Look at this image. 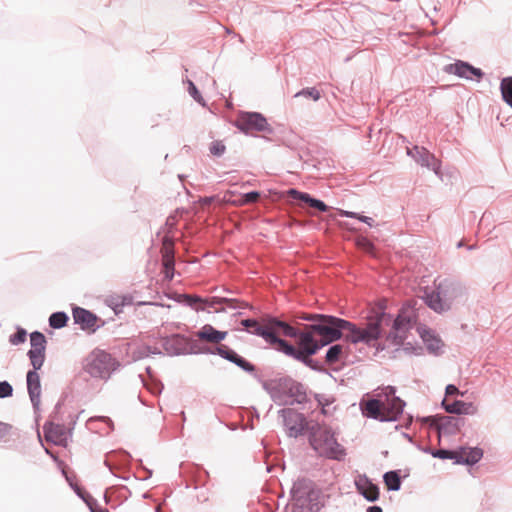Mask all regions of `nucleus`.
<instances>
[{"mask_svg":"<svg viewBox=\"0 0 512 512\" xmlns=\"http://www.w3.org/2000/svg\"><path fill=\"white\" fill-rule=\"evenodd\" d=\"M299 318L309 322L305 324V329L312 337L315 335L320 337L316 339V343L321 347L344 338L348 343H363L368 347H376L377 350L384 349V346L378 344L382 336V326L389 325L392 320L391 315L385 312L384 306H379L373 311V315L367 318L364 327L327 314L303 313Z\"/></svg>","mask_w":512,"mask_h":512,"instance_id":"f257e3e1","label":"nucleus"},{"mask_svg":"<svg viewBox=\"0 0 512 512\" xmlns=\"http://www.w3.org/2000/svg\"><path fill=\"white\" fill-rule=\"evenodd\" d=\"M162 347L165 353L169 356H179L187 354H217L221 358L235 364L243 371L253 374L256 371L255 366L240 356L236 351L229 346L219 344L214 349L209 347L197 348L195 342L191 341L188 337L182 334H173L172 336L165 337L162 341Z\"/></svg>","mask_w":512,"mask_h":512,"instance_id":"f03ea898","label":"nucleus"},{"mask_svg":"<svg viewBox=\"0 0 512 512\" xmlns=\"http://www.w3.org/2000/svg\"><path fill=\"white\" fill-rule=\"evenodd\" d=\"M262 388L278 406L289 407L297 404L302 409H312L313 400L310 398L312 391L290 376L262 381Z\"/></svg>","mask_w":512,"mask_h":512,"instance_id":"7ed1b4c3","label":"nucleus"},{"mask_svg":"<svg viewBox=\"0 0 512 512\" xmlns=\"http://www.w3.org/2000/svg\"><path fill=\"white\" fill-rule=\"evenodd\" d=\"M309 443L321 457L341 461L346 456L345 448L338 443L330 427H313L310 432Z\"/></svg>","mask_w":512,"mask_h":512,"instance_id":"20e7f679","label":"nucleus"},{"mask_svg":"<svg viewBox=\"0 0 512 512\" xmlns=\"http://www.w3.org/2000/svg\"><path fill=\"white\" fill-rule=\"evenodd\" d=\"M463 294L464 288L460 283L445 279L438 284L436 291L426 295L425 302L435 312L442 313L448 311L453 301Z\"/></svg>","mask_w":512,"mask_h":512,"instance_id":"39448f33","label":"nucleus"},{"mask_svg":"<svg viewBox=\"0 0 512 512\" xmlns=\"http://www.w3.org/2000/svg\"><path fill=\"white\" fill-rule=\"evenodd\" d=\"M115 360L103 350H94L86 358L85 371L93 378L108 379L114 370Z\"/></svg>","mask_w":512,"mask_h":512,"instance_id":"423d86ee","label":"nucleus"},{"mask_svg":"<svg viewBox=\"0 0 512 512\" xmlns=\"http://www.w3.org/2000/svg\"><path fill=\"white\" fill-rule=\"evenodd\" d=\"M234 126L246 135L256 132L273 134L274 129L268 123L266 117L259 112L241 111L237 115Z\"/></svg>","mask_w":512,"mask_h":512,"instance_id":"0eeeda50","label":"nucleus"},{"mask_svg":"<svg viewBox=\"0 0 512 512\" xmlns=\"http://www.w3.org/2000/svg\"><path fill=\"white\" fill-rule=\"evenodd\" d=\"M421 421L434 428L441 436L456 435L465 424V418L453 415H434L423 417Z\"/></svg>","mask_w":512,"mask_h":512,"instance_id":"6e6552de","label":"nucleus"},{"mask_svg":"<svg viewBox=\"0 0 512 512\" xmlns=\"http://www.w3.org/2000/svg\"><path fill=\"white\" fill-rule=\"evenodd\" d=\"M415 315L410 310L402 309L393 320L392 330L386 340L395 346H401L406 339V333L412 328Z\"/></svg>","mask_w":512,"mask_h":512,"instance_id":"1a4fd4ad","label":"nucleus"},{"mask_svg":"<svg viewBox=\"0 0 512 512\" xmlns=\"http://www.w3.org/2000/svg\"><path fill=\"white\" fill-rule=\"evenodd\" d=\"M283 420L287 435L291 438H297L305 433L308 428L306 416L291 407H285L278 411Z\"/></svg>","mask_w":512,"mask_h":512,"instance_id":"9d476101","label":"nucleus"},{"mask_svg":"<svg viewBox=\"0 0 512 512\" xmlns=\"http://www.w3.org/2000/svg\"><path fill=\"white\" fill-rule=\"evenodd\" d=\"M301 315H297L294 317L293 326L291 323L287 321H283L278 317L268 315L264 318V322L269 326L271 331L279 330L285 337L296 338L297 343L301 341L302 335L310 334L307 329H305V324H301L299 317Z\"/></svg>","mask_w":512,"mask_h":512,"instance_id":"9b49d317","label":"nucleus"},{"mask_svg":"<svg viewBox=\"0 0 512 512\" xmlns=\"http://www.w3.org/2000/svg\"><path fill=\"white\" fill-rule=\"evenodd\" d=\"M298 347L300 348V353L296 360L303 363L305 366L311 368L312 370L321 371L318 362L311 358L320 349L323 348L316 343V338L312 337L310 334H304L302 335L301 341L298 342Z\"/></svg>","mask_w":512,"mask_h":512,"instance_id":"f8f14e48","label":"nucleus"},{"mask_svg":"<svg viewBox=\"0 0 512 512\" xmlns=\"http://www.w3.org/2000/svg\"><path fill=\"white\" fill-rule=\"evenodd\" d=\"M30 344L31 349L28 351L27 356L32 367L41 369L45 361L46 337L42 332L34 331L30 334Z\"/></svg>","mask_w":512,"mask_h":512,"instance_id":"ddd939ff","label":"nucleus"},{"mask_svg":"<svg viewBox=\"0 0 512 512\" xmlns=\"http://www.w3.org/2000/svg\"><path fill=\"white\" fill-rule=\"evenodd\" d=\"M72 316L74 322L78 324L82 330L95 332L99 328V325H97V322L100 320L98 316L85 308L74 307Z\"/></svg>","mask_w":512,"mask_h":512,"instance_id":"4468645a","label":"nucleus"},{"mask_svg":"<svg viewBox=\"0 0 512 512\" xmlns=\"http://www.w3.org/2000/svg\"><path fill=\"white\" fill-rule=\"evenodd\" d=\"M39 369L33 367L26 374L27 391L35 412L40 408L41 382L38 374Z\"/></svg>","mask_w":512,"mask_h":512,"instance_id":"2eb2a0df","label":"nucleus"},{"mask_svg":"<svg viewBox=\"0 0 512 512\" xmlns=\"http://www.w3.org/2000/svg\"><path fill=\"white\" fill-rule=\"evenodd\" d=\"M407 154L421 166L431 168L436 174L438 173L440 168L439 161L426 148L414 146L412 149L407 150Z\"/></svg>","mask_w":512,"mask_h":512,"instance_id":"dca6fc26","label":"nucleus"},{"mask_svg":"<svg viewBox=\"0 0 512 512\" xmlns=\"http://www.w3.org/2000/svg\"><path fill=\"white\" fill-rule=\"evenodd\" d=\"M263 339L270 345H276V349L279 352H282L286 356H289L296 360L297 356L300 353V348H296L291 343H289L287 340L280 338L277 336V334L274 331H271V333H265L263 332Z\"/></svg>","mask_w":512,"mask_h":512,"instance_id":"f3484780","label":"nucleus"},{"mask_svg":"<svg viewBox=\"0 0 512 512\" xmlns=\"http://www.w3.org/2000/svg\"><path fill=\"white\" fill-rule=\"evenodd\" d=\"M46 441L55 445H64L67 440L65 426L63 424L47 421L43 426Z\"/></svg>","mask_w":512,"mask_h":512,"instance_id":"a211bd4d","label":"nucleus"},{"mask_svg":"<svg viewBox=\"0 0 512 512\" xmlns=\"http://www.w3.org/2000/svg\"><path fill=\"white\" fill-rule=\"evenodd\" d=\"M405 405V402L400 397L383 401V418H381V422H393L398 420L403 413Z\"/></svg>","mask_w":512,"mask_h":512,"instance_id":"6ab92c4d","label":"nucleus"},{"mask_svg":"<svg viewBox=\"0 0 512 512\" xmlns=\"http://www.w3.org/2000/svg\"><path fill=\"white\" fill-rule=\"evenodd\" d=\"M444 410L453 415H475L478 411L477 407L472 402H464L461 400H455L451 403L447 401L446 398L442 400L441 403Z\"/></svg>","mask_w":512,"mask_h":512,"instance_id":"aec40b11","label":"nucleus"},{"mask_svg":"<svg viewBox=\"0 0 512 512\" xmlns=\"http://www.w3.org/2000/svg\"><path fill=\"white\" fill-rule=\"evenodd\" d=\"M316 484L309 478H298L292 485L290 495L293 501L303 502L305 497L316 488Z\"/></svg>","mask_w":512,"mask_h":512,"instance_id":"412c9836","label":"nucleus"},{"mask_svg":"<svg viewBox=\"0 0 512 512\" xmlns=\"http://www.w3.org/2000/svg\"><path fill=\"white\" fill-rule=\"evenodd\" d=\"M449 71L453 72L455 75L461 78H465L468 80H472L474 77L480 80L484 75L481 69L476 68L470 65L469 63L460 60L450 65Z\"/></svg>","mask_w":512,"mask_h":512,"instance_id":"4be33fe9","label":"nucleus"},{"mask_svg":"<svg viewBox=\"0 0 512 512\" xmlns=\"http://www.w3.org/2000/svg\"><path fill=\"white\" fill-rule=\"evenodd\" d=\"M163 244L165 246V250L163 252L162 257L163 272L165 275V279L172 280L174 276L175 265L173 241L170 238L165 237L163 240Z\"/></svg>","mask_w":512,"mask_h":512,"instance_id":"5701e85b","label":"nucleus"},{"mask_svg":"<svg viewBox=\"0 0 512 512\" xmlns=\"http://www.w3.org/2000/svg\"><path fill=\"white\" fill-rule=\"evenodd\" d=\"M287 193L293 200L301 201L320 212H327L329 210V207L322 200L312 197L309 193L301 192L294 188L289 189Z\"/></svg>","mask_w":512,"mask_h":512,"instance_id":"b1692460","label":"nucleus"},{"mask_svg":"<svg viewBox=\"0 0 512 512\" xmlns=\"http://www.w3.org/2000/svg\"><path fill=\"white\" fill-rule=\"evenodd\" d=\"M359 493L369 502H375L379 499V488L372 483L367 476L359 477L355 482Z\"/></svg>","mask_w":512,"mask_h":512,"instance_id":"393cba45","label":"nucleus"},{"mask_svg":"<svg viewBox=\"0 0 512 512\" xmlns=\"http://www.w3.org/2000/svg\"><path fill=\"white\" fill-rule=\"evenodd\" d=\"M227 334V331L217 330L210 324H205L196 332V336L199 340L213 344H219L226 338Z\"/></svg>","mask_w":512,"mask_h":512,"instance_id":"a878e982","label":"nucleus"},{"mask_svg":"<svg viewBox=\"0 0 512 512\" xmlns=\"http://www.w3.org/2000/svg\"><path fill=\"white\" fill-rule=\"evenodd\" d=\"M362 414L371 419L381 421L383 418V401L381 399H369L360 404Z\"/></svg>","mask_w":512,"mask_h":512,"instance_id":"bb28decb","label":"nucleus"},{"mask_svg":"<svg viewBox=\"0 0 512 512\" xmlns=\"http://www.w3.org/2000/svg\"><path fill=\"white\" fill-rule=\"evenodd\" d=\"M483 457V450L478 447L463 448L461 447L457 455V464L475 465Z\"/></svg>","mask_w":512,"mask_h":512,"instance_id":"cd10ccee","label":"nucleus"},{"mask_svg":"<svg viewBox=\"0 0 512 512\" xmlns=\"http://www.w3.org/2000/svg\"><path fill=\"white\" fill-rule=\"evenodd\" d=\"M241 325L245 328V330L253 335L259 336L263 338V332L271 333L269 326L265 323L264 326L260 325L257 319L247 318L241 321Z\"/></svg>","mask_w":512,"mask_h":512,"instance_id":"c85d7f7f","label":"nucleus"},{"mask_svg":"<svg viewBox=\"0 0 512 512\" xmlns=\"http://www.w3.org/2000/svg\"><path fill=\"white\" fill-rule=\"evenodd\" d=\"M322 497V491L318 487H316L305 497L303 504H306L310 511L319 512L321 508L324 506Z\"/></svg>","mask_w":512,"mask_h":512,"instance_id":"c756f323","label":"nucleus"},{"mask_svg":"<svg viewBox=\"0 0 512 512\" xmlns=\"http://www.w3.org/2000/svg\"><path fill=\"white\" fill-rule=\"evenodd\" d=\"M422 339L429 353L439 355L442 353L443 342L429 331L422 334Z\"/></svg>","mask_w":512,"mask_h":512,"instance_id":"7c9ffc66","label":"nucleus"},{"mask_svg":"<svg viewBox=\"0 0 512 512\" xmlns=\"http://www.w3.org/2000/svg\"><path fill=\"white\" fill-rule=\"evenodd\" d=\"M162 354H163L162 351L158 347L150 346L147 344H142V345L137 346L133 350V353H132L134 360H141V359L149 357L150 355H162Z\"/></svg>","mask_w":512,"mask_h":512,"instance_id":"2f4dec72","label":"nucleus"},{"mask_svg":"<svg viewBox=\"0 0 512 512\" xmlns=\"http://www.w3.org/2000/svg\"><path fill=\"white\" fill-rule=\"evenodd\" d=\"M312 397L315 400V404H312L311 411H314L317 408H321V414L327 415L326 407L331 405L334 402V397L328 396L326 394H319V393H313L310 395V398Z\"/></svg>","mask_w":512,"mask_h":512,"instance_id":"473e14b6","label":"nucleus"},{"mask_svg":"<svg viewBox=\"0 0 512 512\" xmlns=\"http://www.w3.org/2000/svg\"><path fill=\"white\" fill-rule=\"evenodd\" d=\"M383 480L389 491H398L401 488V478L398 471H388L383 475Z\"/></svg>","mask_w":512,"mask_h":512,"instance_id":"72a5a7b5","label":"nucleus"},{"mask_svg":"<svg viewBox=\"0 0 512 512\" xmlns=\"http://www.w3.org/2000/svg\"><path fill=\"white\" fill-rule=\"evenodd\" d=\"M500 91L503 100L512 107V76L505 77L501 80Z\"/></svg>","mask_w":512,"mask_h":512,"instance_id":"f704fd0d","label":"nucleus"},{"mask_svg":"<svg viewBox=\"0 0 512 512\" xmlns=\"http://www.w3.org/2000/svg\"><path fill=\"white\" fill-rule=\"evenodd\" d=\"M69 317L65 312H54L49 317V325L53 329H61L67 325Z\"/></svg>","mask_w":512,"mask_h":512,"instance_id":"c9c22d12","label":"nucleus"},{"mask_svg":"<svg viewBox=\"0 0 512 512\" xmlns=\"http://www.w3.org/2000/svg\"><path fill=\"white\" fill-rule=\"evenodd\" d=\"M343 354V346L341 344H334L330 346L325 355V361L329 364H335L340 361Z\"/></svg>","mask_w":512,"mask_h":512,"instance_id":"e433bc0d","label":"nucleus"},{"mask_svg":"<svg viewBox=\"0 0 512 512\" xmlns=\"http://www.w3.org/2000/svg\"><path fill=\"white\" fill-rule=\"evenodd\" d=\"M221 300H223L221 304H225L230 309H252V305L248 302L236 298L221 297Z\"/></svg>","mask_w":512,"mask_h":512,"instance_id":"4c0bfd02","label":"nucleus"},{"mask_svg":"<svg viewBox=\"0 0 512 512\" xmlns=\"http://www.w3.org/2000/svg\"><path fill=\"white\" fill-rule=\"evenodd\" d=\"M182 297L187 306L195 309L196 311H205V307H201L202 297L189 294H183Z\"/></svg>","mask_w":512,"mask_h":512,"instance_id":"58836bf2","label":"nucleus"},{"mask_svg":"<svg viewBox=\"0 0 512 512\" xmlns=\"http://www.w3.org/2000/svg\"><path fill=\"white\" fill-rule=\"evenodd\" d=\"M431 455L434 458L454 460V463L457 464L458 451L441 448L435 449L433 452H431Z\"/></svg>","mask_w":512,"mask_h":512,"instance_id":"ea45409f","label":"nucleus"},{"mask_svg":"<svg viewBox=\"0 0 512 512\" xmlns=\"http://www.w3.org/2000/svg\"><path fill=\"white\" fill-rule=\"evenodd\" d=\"M305 97L318 101L321 98L320 91L316 87L304 88L294 94V98Z\"/></svg>","mask_w":512,"mask_h":512,"instance_id":"a19ab883","label":"nucleus"},{"mask_svg":"<svg viewBox=\"0 0 512 512\" xmlns=\"http://www.w3.org/2000/svg\"><path fill=\"white\" fill-rule=\"evenodd\" d=\"M27 332L25 329L18 327L16 332L9 337V342L12 345H19L26 341Z\"/></svg>","mask_w":512,"mask_h":512,"instance_id":"79ce46f5","label":"nucleus"},{"mask_svg":"<svg viewBox=\"0 0 512 512\" xmlns=\"http://www.w3.org/2000/svg\"><path fill=\"white\" fill-rule=\"evenodd\" d=\"M209 151L213 156L221 157L226 152V146L222 141L215 140L210 144Z\"/></svg>","mask_w":512,"mask_h":512,"instance_id":"37998d69","label":"nucleus"},{"mask_svg":"<svg viewBox=\"0 0 512 512\" xmlns=\"http://www.w3.org/2000/svg\"><path fill=\"white\" fill-rule=\"evenodd\" d=\"M188 92L197 103L201 104L202 106L206 105L205 100L202 97L201 93L199 92L195 84L190 80H188Z\"/></svg>","mask_w":512,"mask_h":512,"instance_id":"c03bdc74","label":"nucleus"},{"mask_svg":"<svg viewBox=\"0 0 512 512\" xmlns=\"http://www.w3.org/2000/svg\"><path fill=\"white\" fill-rule=\"evenodd\" d=\"M106 303L109 307L113 309L115 314H119L122 312L121 304H120V295H111L106 299Z\"/></svg>","mask_w":512,"mask_h":512,"instance_id":"a18cd8bd","label":"nucleus"},{"mask_svg":"<svg viewBox=\"0 0 512 512\" xmlns=\"http://www.w3.org/2000/svg\"><path fill=\"white\" fill-rule=\"evenodd\" d=\"M260 198V193L258 191H250L245 193L240 200V205H246L250 203H256Z\"/></svg>","mask_w":512,"mask_h":512,"instance_id":"49530a36","label":"nucleus"},{"mask_svg":"<svg viewBox=\"0 0 512 512\" xmlns=\"http://www.w3.org/2000/svg\"><path fill=\"white\" fill-rule=\"evenodd\" d=\"M221 301L222 300L220 296L202 298L201 307H205V310L208 308L215 309L216 306L222 305Z\"/></svg>","mask_w":512,"mask_h":512,"instance_id":"de8ad7c7","label":"nucleus"},{"mask_svg":"<svg viewBox=\"0 0 512 512\" xmlns=\"http://www.w3.org/2000/svg\"><path fill=\"white\" fill-rule=\"evenodd\" d=\"M13 387L7 381H0V398H7L12 396Z\"/></svg>","mask_w":512,"mask_h":512,"instance_id":"09e8293b","label":"nucleus"},{"mask_svg":"<svg viewBox=\"0 0 512 512\" xmlns=\"http://www.w3.org/2000/svg\"><path fill=\"white\" fill-rule=\"evenodd\" d=\"M379 396L384 397L383 401H389L390 399L393 400L394 397H397L396 396V388L394 386H387L382 389V393L379 394Z\"/></svg>","mask_w":512,"mask_h":512,"instance_id":"8fccbe9b","label":"nucleus"},{"mask_svg":"<svg viewBox=\"0 0 512 512\" xmlns=\"http://www.w3.org/2000/svg\"><path fill=\"white\" fill-rule=\"evenodd\" d=\"M454 395H461L463 396L464 393L461 392L455 385L448 384L445 388V396H454Z\"/></svg>","mask_w":512,"mask_h":512,"instance_id":"3c124183","label":"nucleus"},{"mask_svg":"<svg viewBox=\"0 0 512 512\" xmlns=\"http://www.w3.org/2000/svg\"><path fill=\"white\" fill-rule=\"evenodd\" d=\"M133 303V298L130 295H120V304L123 309L124 306L131 305Z\"/></svg>","mask_w":512,"mask_h":512,"instance_id":"603ef678","label":"nucleus"},{"mask_svg":"<svg viewBox=\"0 0 512 512\" xmlns=\"http://www.w3.org/2000/svg\"><path fill=\"white\" fill-rule=\"evenodd\" d=\"M339 214L343 217H347V218H355V219H358L359 220V217L361 216L359 213L357 212H352V211H346V210H339Z\"/></svg>","mask_w":512,"mask_h":512,"instance_id":"864d4df0","label":"nucleus"},{"mask_svg":"<svg viewBox=\"0 0 512 512\" xmlns=\"http://www.w3.org/2000/svg\"><path fill=\"white\" fill-rule=\"evenodd\" d=\"M10 428V425L0 422V440L8 434Z\"/></svg>","mask_w":512,"mask_h":512,"instance_id":"5fc2aeb1","label":"nucleus"},{"mask_svg":"<svg viewBox=\"0 0 512 512\" xmlns=\"http://www.w3.org/2000/svg\"><path fill=\"white\" fill-rule=\"evenodd\" d=\"M358 243L359 245L363 246L366 250L369 251L374 248L373 244L366 238H362Z\"/></svg>","mask_w":512,"mask_h":512,"instance_id":"6e6d98bb","label":"nucleus"},{"mask_svg":"<svg viewBox=\"0 0 512 512\" xmlns=\"http://www.w3.org/2000/svg\"><path fill=\"white\" fill-rule=\"evenodd\" d=\"M359 221H361V222H363V223L367 224V225H368V226H370V227L374 226V220H373V218H371V217L361 215V216L359 217Z\"/></svg>","mask_w":512,"mask_h":512,"instance_id":"4d7b16f0","label":"nucleus"},{"mask_svg":"<svg viewBox=\"0 0 512 512\" xmlns=\"http://www.w3.org/2000/svg\"><path fill=\"white\" fill-rule=\"evenodd\" d=\"M366 512H383L380 506H370L367 508Z\"/></svg>","mask_w":512,"mask_h":512,"instance_id":"13d9d810","label":"nucleus"},{"mask_svg":"<svg viewBox=\"0 0 512 512\" xmlns=\"http://www.w3.org/2000/svg\"><path fill=\"white\" fill-rule=\"evenodd\" d=\"M214 311H215L216 313H222V312H225V311H226V309H225V307H223V306H221V305H218V306H216V307H215Z\"/></svg>","mask_w":512,"mask_h":512,"instance_id":"bf43d9fd","label":"nucleus"},{"mask_svg":"<svg viewBox=\"0 0 512 512\" xmlns=\"http://www.w3.org/2000/svg\"><path fill=\"white\" fill-rule=\"evenodd\" d=\"M97 419H99V420H101V421H104V422H107V423H109L110 425H112V424H113V423H112V421H111V419H110V418H108V417H105V416L98 417Z\"/></svg>","mask_w":512,"mask_h":512,"instance_id":"052dcab7","label":"nucleus"},{"mask_svg":"<svg viewBox=\"0 0 512 512\" xmlns=\"http://www.w3.org/2000/svg\"><path fill=\"white\" fill-rule=\"evenodd\" d=\"M435 449H431L429 447H425V448H422V451L424 453H427V454H430L431 455V452H433Z\"/></svg>","mask_w":512,"mask_h":512,"instance_id":"680f3d73","label":"nucleus"},{"mask_svg":"<svg viewBox=\"0 0 512 512\" xmlns=\"http://www.w3.org/2000/svg\"><path fill=\"white\" fill-rule=\"evenodd\" d=\"M60 407H61V403H60V402H58V403L56 404V406H55V413H57V411L60 409Z\"/></svg>","mask_w":512,"mask_h":512,"instance_id":"e2e57ef3","label":"nucleus"},{"mask_svg":"<svg viewBox=\"0 0 512 512\" xmlns=\"http://www.w3.org/2000/svg\"><path fill=\"white\" fill-rule=\"evenodd\" d=\"M166 224H167V225H173V222H172V218H171V217H169V218L167 219Z\"/></svg>","mask_w":512,"mask_h":512,"instance_id":"0e129e2a","label":"nucleus"},{"mask_svg":"<svg viewBox=\"0 0 512 512\" xmlns=\"http://www.w3.org/2000/svg\"><path fill=\"white\" fill-rule=\"evenodd\" d=\"M222 291H224L226 293H232V291L230 289L225 288V287L222 288Z\"/></svg>","mask_w":512,"mask_h":512,"instance_id":"69168bd1","label":"nucleus"},{"mask_svg":"<svg viewBox=\"0 0 512 512\" xmlns=\"http://www.w3.org/2000/svg\"><path fill=\"white\" fill-rule=\"evenodd\" d=\"M211 201H212V198H205V199H204V202H205V203H210Z\"/></svg>","mask_w":512,"mask_h":512,"instance_id":"338daca9","label":"nucleus"},{"mask_svg":"<svg viewBox=\"0 0 512 512\" xmlns=\"http://www.w3.org/2000/svg\"><path fill=\"white\" fill-rule=\"evenodd\" d=\"M99 512H109L107 509H102Z\"/></svg>","mask_w":512,"mask_h":512,"instance_id":"774afa93","label":"nucleus"}]
</instances>
